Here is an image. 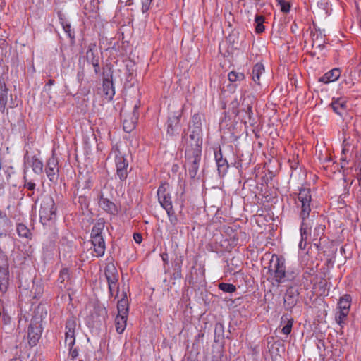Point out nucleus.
Listing matches in <instances>:
<instances>
[{
  "label": "nucleus",
  "mask_w": 361,
  "mask_h": 361,
  "mask_svg": "<svg viewBox=\"0 0 361 361\" xmlns=\"http://www.w3.org/2000/svg\"><path fill=\"white\" fill-rule=\"evenodd\" d=\"M202 140H187L185 151V167L188 171L190 178H194L197 174L202 157Z\"/></svg>",
  "instance_id": "f257e3e1"
},
{
  "label": "nucleus",
  "mask_w": 361,
  "mask_h": 361,
  "mask_svg": "<svg viewBox=\"0 0 361 361\" xmlns=\"http://www.w3.org/2000/svg\"><path fill=\"white\" fill-rule=\"evenodd\" d=\"M268 271L270 274V281L274 286H279L287 281L285 259L276 254L271 256Z\"/></svg>",
  "instance_id": "f03ea898"
},
{
  "label": "nucleus",
  "mask_w": 361,
  "mask_h": 361,
  "mask_svg": "<svg viewBox=\"0 0 361 361\" xmlns=\"http://www.w3.org/2000/svg\"><path fill=\"white\" fill-rule=\"evenodd\" d=\"M295 204L299 210L301 219H309L312 210V195L310 188H300L298 194Z\"/></svg>",
  "instance_id": "7ed1b4c3"
},
{
  "label": "nucleus",
  "mask_w": 361,
  "mask_h": 361,
  "mask_svg": "<svg viewBox=\"0 0 361 361\" xmlns=\"http://www.w3.org/2000/svg\"><path fill=\"white\" fill-rule=\"evenodd\" d=\"M56 218V207L52 197H45L41 203L39 219L43 225L53 224Z\"/></svg>",
  "instance_id": "20e7f679"
},
{
  "label": "nucleus",
  "mask_w": 361,
  "mask_h": 361,
  "mask_svg": "<svg viewBox=\"0 0 361 361\" xmlns=\"http://www.w3.org/2000/svg\"><path fill=\"white\" fill-rule=\"evenodd\" d=\"M168 186L167 184L161 185L157 190V196L161 205L166 211L170 221L173 222V221H176V217L173 209L171 197L170 195L166 192V188Z\"/></svg>",
  "instance_id": "39448f33"
},
{
  "label": "nucleus",
  "mask_w": 361,
  "mask_h": 361,
  "mask_svg": "<svg viewBox=\"0 0 361 361\" xmlns=\"http://www.w3.org/2000/svg\"><path fill=\"white\" fill-rule=\"evenodd\" d=\"M351 306V296L345 294L341 297L338 302V311L336 314V320L339 325H341L347 317Z\"/></svg>",
  "instance_id": "423d86ee"
},
{
  "label": "nucleus",
  "mask_w": 361,
  "mask_h": 361,
  "mask_svg": "<svg viewBox=\"0 0 361 361\" xmlns=\"http://www.w3.org/2000/svg\"><path fill=\"white\" fill-rule=\"evenodd\" d=\"M111 154L115 157L117 176L121 180H125L128 176L127 168L128 166L126 159L121 154L117 147L113 148Z\"/></svg>",
  "instance_id": "0eeeda50"
},
{
  "label": "nucleus",
  "mask_w": 361,
  "mask_h": 361,
  "mask_svg": "<svg viewBox=\"0 0 361 361\" xmlns=\"http://www.w3.org/2000/svg\"><path fill=\"white\" fill-rule=\"evenodd\" d=\"M78 326L75 317H71L67 319L65 326V343L68 347H73L75 342V329Z\"/></svg>",
  "instance_id": "6e6552de"
},
{
  "label": "nucleus",
  "mask_w": 361,
  "mask_h": 361,
  "mask_svg": "<svg viewBox=\"0 0 361 361\" xmlns=\"http://www.w3.org/2000/svg\"><path fill=\"white\" fill-rule=\"evenodd\" d=\"M190 130L189 140H197V142L198 140H202V118L199 114H195L192 116Z\"/></svg>",
  "instance_id": "1a4fd4ad"
},
{
  "label": "nucleus",
  "mask_w": 361,
  "mask_h": 361,
  "mask_svg": "<svg viewBox=\"0 0 361 361\" xmlns=\"http://www.w3.org/2000/svg\"><path fill=\"white\" fill-rule=\"evenodd\" d=\"M8 286V264L7 257L0 254V291L6 292Z\"/></svg>",
  "instance_id": "9d476101"
},
{
  "label": "nucleus",
  "mask_w": 361,
  "mask_h": 361,
  "mask_svg": "<svg viewBox=\"0 0 361 361\" xmlns=\"http://www.w3.org/2000/svg\"><path fill=\"white\" fill-rule=\"evenodd\" d=\"M59 161L53 154L47 161L45 172L51 182H56L59 179Z\"/></svg>",
  "instance_id": "9b49d317"
},
{
  "label": "nucleus",
  "mask_w": 361,
  "mask_h": 361,
  "mask_svg": "<svg viewBox=\"0 0 361 361\" xmlns=\"http://www.w3.org/2000/svg\"><path fill=\"white\" fill-rule=\"evenodd\" d=\"M105 276L108 281L110 293L112 295L113 288L116 287L118 281V274L114 264H108L105 268Z\"/></svg>",
  "instance_id": "f8f14e48"
},
{
  "label": "nucleus",
  "mask_w": 361,
  "mask_h": 361,
  "mask_svg": "<svg viewBox=\"0 0 361 361\" xmlns=\"http://www.w3.org/2000/svg\"><path fill=\"white\" fill-rule=\"evenodd\" d=\"M180 116L181 115L179 114L169 117L166 127L167 135L173 136L179 133L180 130Z\"/></svg>",
  "instance_id": "ddd939ff"
},
{
  "label": "nucleus",
  "mask_w": 361,
  "mask_h": 361,
  "mask_svg": "<svg viewBox=\"0 0 361 361\" xmlns=\"http://www.w3.org/2000/svg\"><path fill=\"white\" fill-rule=\"evenodd\" d=\"M300 225V242L299 243V247L301 250H304L306 247V241L308 238L309 234L312 226V224L310 219H301Z\"/></svg>",
  "instance_id": "4468645a"
},
{
  "label": "nucleus",
  "mask_w": 361,
  "mask_h": 361,
  "mask_svg": "<svg viewBox=\"0 0 361 361\" xmlns=\"http://www.w3.org/2000/svg\"><path fill=\"white\" fill-rule=\"evenodd\" d=\"M138 108H139V105L135 104L134 106L133 111L130 116L129 118L125 117L123 118V130L127 133H130L135 128V125L137 122L138 117H139V114L137 112Z\"/></svg>",
  "instance_id": "2eb2a0df"
},
{
  "label": "nucleus",
  "mask_w": 361,
  "mask_h": 361,
  "mask_svg": "<svg viewBox=\"0 0 361 361\" xmlns=\"http://www.w3.org/2000/svg\"><path fill=\"white\" fill-rule=\"evenodd\" d=\"M20 293L22 295H25V296L35 299L39 298L43 293V288L41 285L35 284L34 282H32V289L29 290V288L25 287L22 285L20 286Z\"/></svg>",
  "instance_id": "dca6fc26"
},
{
  "label": "nucleus",
  "mask_w": 361,
  "mask_h": 361,
  "mask_svg": "<svg viewBox=\"0 0 361 361\" xmlns=\"http://www.w3.org/2000/svg\"><path fill=\"white\" fill-rule=\"evenodd\" d=\"M331 106L334 111L340 116H343L347 114V100L344 97L334 98Z\"/></svg>",
  "instance_id": "f3484780"
},
{
  "label": "nucleus",
  "mask_w": 361,
  "mask_h": 361,
  "mask_svg": "<svg viewBox=\"0 0 361 361\" xmlns=\"http://www.w3.org/2000/svg\"><path fill=\"white\" fill-rule=\"evenodd\" d=\"M93 246L94 256L97 257H102L104 255L106 245L103 237H94L91 238Z\"/></svg>",
  "instance_id": "a211bd4d"
},
{
  "label": "nucleus",
  "mask_w": 361,
  "mask_h": 361,
  "mask_svg": "<svg viewBox=\"0 0 361 361\" xmlns=\"http://www.w3.org/2000/svg\"><path fill=\"white\" fill-rule=\"evenodd\" d=\"M214 157L219 173L222 176L225 175L228 169V164L227 160L223 158L220 148L218 150L214 151Z\"/></svg>",
  "instance_id": "6ab92c4d"
},
{
  "label": "nucleus",
  "mask_w": 361,
  "mask_h": 361,
  "mask_svg": "<svg viewBox=\"0 0 361 361\" xmlns=\"http://www.w3.org/2000/svg\"><path fill=\"white\" fill-rule=\"evenodd\" d=\"M340 75L341 70L339 68H333L320 77L319 81L327 84L337 80Z\"/></svg>",
  "instance_id": "aec40b11"
},
{
  "label": "nucleus",
  "mask_w": 361,
  "mask_h": 361,
  "mask_svg": "<svg viewBox=\"0 0 361 361\" xmlns=\"http://www.w3.org/2000/svg\"><path fill=\"white\" fill-rule=\"evenodd\" d=\"M102 89L104 95L106 96V99L109 100H111L113 99V97L115 94V90L113 85L112 81V76L111 75V78H104L103 80V84H102Z\"/></svg>",
  "instance_id": "412c9836"
},
{
  "label": "nucleus",
  "mask_w": 361,
  "mask_h": 361,
  "mask_svg": "<svg viewBox=\"0 0 361 361\" xmlns=\"http://www.w3.org/2000/svg\"><path fill=\"white\" fill-rule=\"evenodd\" d=\"M99 206L104 211L111 214H115L117 211L115 204L107 198L103 197V195H101Z\"/></svg>",
  "instance_id": "4be33fe9"
},
{
  "label": "nucleus",
  "mask_w": 361,
  "mask_h": 361,
  "mask_svg": "<svg viewBox=\"0 0 361 361\" xmlns=\"http://www.w3.org/2000/svg\"><path fill=\"white\" fill-rule=\"evenodd\" d=\"M127 315L117 314L115 318V326L117 333L122 334L126 327Z\"/></svg>",
  "instance_id": "5701e85b"
},
{
  "label": "nucleus",
  "mask_w": 361,
  "mask_h": 361,
  "mask_svg": "<svg viewBox=\"0 0 361 361\" xmlns=\"http://www.w3.org/2000/svg\"><path fill=\"white\" fill-rule=\"evenodd\" d=\"M118 314L128 315L129 307L128 301L126 295L124 294L123 297L118 300L117 304Z\"/></svg>",
  "instance_id": "b1692460"
},
{
  "label": "nucleus",
  "mask_w": 361,
  "mask_h": 361,
  "mask_svg": "<svg viewBox=\"0 0 361 361\" xmlns=\"http://www.w3.org/2000/svg\"><path fill=\"white\" fill-rule=\"evenodd\" d=\"M104 221L102 219H99L94 224L91 232V238H94V237H103L102 233L104 230Z\"/></svg>",
  "instance_id": "393cba45"
},
{
  "label": "nucleus",
  "mask_w": 361,
  "mask_h": 361,
  "mask_svg": "<svg viewBox=\"0 0 361 361\" xmlns=\"http://www.w3.org/2000/svg\"><path fill=\"white\" fill-rule=\"evenodd\" d=\"M281 322L286 323L285 326L281 329V332L286 335L289 334L291 332L293 319L288 314H284L281 317Z\"/></svg>",
  "instance_id": "a878e982"
},
{
  "label": "nucleus",
  "mask_w": 361,
  "mask_h": 361,
  "mask_svg": "<svg viewBox=\"0 0 361 361\" xmlns=\"http://www.w3.org/2000/svg\"><path fill=\"white\" fill-rule=\"evenodd\" d=\"M264 68L262 63H257L254 66L252 71V80L255 82L259 84L260 76L264 73Z\"/></svg>",
  "instance_id": "bb28decb"
},
{
  "label": "nucleus",
  "mask_w": 361,
  "mask_h": 361,
  "mask_svg": "<svg viewBox=\"0 0 361 361\" xmlns=\"http://www.w3.org/2000/svg\"><path fill=\"white\" fill-rule=\"evenodd\" d=\"M35 328L32 325H30L28 327L27 336L29 339V343L30 345H36V343L40 338V334L38 332L35 331Z\"/></svg>",
  "instance_id": "cd10ccee"
},
{
  "label": "nucleus",
  "mask_w": 361,
  "mask_h": 361,
  "mask_svg": "<svg viewBox=\"0 0 361 361\" xmlns=\"http://www.w3.org/2000/svg\"><path fill=\"white\" fill-rule=\"evenodd\" d=\"M264 17L262 15H256L255 17V32L257 34L262 33L265 27L264 25Z\"/></svg>",
  "instance_id": "c85d7f7f"
},
{
  "label": "nucleus",
  "mask_w": 361,
  "mask_h": 361,
  "mask_svg": "<svg viewBox=\"0 0 361 361\" xmlns=\"http://www.w3.org/2000/svg\"><path fill=\"white\" fill-rule=\"evenodd\" d=\"M9 220L6 214L0 213V237L5 235L9 228Z\"/></svg>",
  "instance_id": "c756f323"
},
{
  "label": "nucleus",
  "mask_w": 361,
  "mask_h": 361,
  "mask_svg": "<svg viewBox=\"0 0 361 361\" xmlns=\"http://www.w3.org/2000/svg\"><path fill=\"white\" fill-rule=\"evenodd\" d=\"M241 111L245 114V115L243 116L242 121L245 123H249L252 125V122L254 121V118L252 117L253 114L252 111V106L248 104L246 109H244Z\"/></svg>",
  "instance_id": "7c9ffc66"
},
{
  "label": "nucleus",
  "mask_w": 361,
  "mask_h": 361,
  "mask_svg": "<svg viewBox=\"0 0 361 361\" xmlns=\"http://www.w3.org/2000/svg\"><path fill=\"white\" fill-rule=\"evenodd\" d=\"M31 166L33 171L37 174H40L43 171V163L38 158L32 157Z\"/></svg>",
  "instance_id": "2f4dec72"
},
{
  "label": "nucleus",
  "mask_w": 361,
  "mask_h": 361,
  "mask_svg": "<svg viewBox=\"0 0 361 361\" xmlns=\"http://www.w3.org/2000/svg\"><path fill=\"white\" fill-rule=\"evenodd\" d=\"M71 279V272L68 268H63L60 270L58 281L61 284H64L66 281Z\"/></svg>",
  "instance_id": "473e14b6"
},
{
  "label": "nucleus",
  "mask_w": 361,
  "mask_h": 361,
  "mask_svg": "<svg viewBox=\"0 0 361 361\" xmlns=\"http://www.w3.org/2000/svg\"><path fill=\"white\" fill-rule=\"evenodd\" d=\"M95 47L96 45L94 44H90L86 52V58L90 63H92L93 61L99 60V57H97L94 53Z\"/></svg>",
  "instance_id": "72a5a7b5"
},
{
  "label": "nucleus",
  "mask_w": 361,
  "mask_h": 361,
  "mask_svg": "<svg viewBox=\"0 0 361 361\" xmlns=\"http://www.w3.org/2000/svg\"><path fill=\"white\" fill-rule=\"evenodd\" d=\"M61 25L63 27V30L67 34L68 37L71 39V42H74L75 40V32L71 29V26L70 23L62 20Z\"/></svg>",
  "instance_id": "f704fd0d"
},
{
  "label": "nucleus",
  "mask_w": 361,
  "mask_h": 361,
  "mask_svg": "<svg viewBox=\"0 0 361 361\" xmlns=\"http://www.w3.org/2000/svg\"><path fill=\"white\" fill-rule=\"evenodd\" d=\"M228 78L230 82H234L243 80L245 79V75L243 73L232 71L228 73Z\"/></svg>",
  "instance_id": "c9c22d12"
},
{
  "label": "nucleus",
  "mask_w": 361,
  "mask_h": 361,
  "mask_svg": "<svg viewBox=\"0 0 361 361\" xmlns=\"http://www.w3.org/2000/svg\"><path fill=\"white\" fill-rule=\"evenodd\" d=\"M16 230L18 235L20 237L29 238L31 235L30 230L23 224H18Z\"/></svg>",
  "instance_id": "e433bc0d"
},
{
  "label": "nucleus",
  "mask_w": 361,
  "mask_h": 361,
  "mask_svg": "<svg viewBox=\"0 0 361 361\" xmlns=\"http://www.w3.org/2000/svg\"><path fill=\"white\" fill-rule=\"evenodd\" d=\"M219 288L225 293H233L236 290L235 286L231 283H221L219 284Z\"/></svg>",
  "instance_id": "4c0bfd02"
},
{
  "label": "nucleus",
  "mask_w": 361,
  "mask_h": 361,
  "mask_svg": "<svg viewBox=\"0 0 361 361\" xmlns=\"http://www.w3.org/2000/svg\"><path fill=\"white\" fill-rule=\"evenodd\" d=\"M8 91H4L0 93V105L4 107L7 103Z\"/></svg>",
  "instance_id": "58836bf2"
},
{
  "label": "nucleus",
  "mask_w": 361,
  "mask_h": 361,
  "mask_svg": "<svg viewBox=\"0 0 361 361\" xmlns=\"http://www.w3.org/2000/svg\"><path fill=\"white\" fill-rule=\"evenodd\" d=\"M152 1V0H142V11L143 13L149 9Z\"/></svg>",
  "instance_id": "ea45409f"
},
{
  "label": "nucleus",
  "mask_w": 361,
  "mask_h": 361,
  "mask_svg": "<svg viewBox=\"0 0 361 361\" xmlns=\"http://www.w3.org/2000/svg\"><path fill=\"white\" fill-rule=\"evenodd\" d=\"M281 7V11L283 13H288L290 11V4L287 1L281 3L279 4Z\"/></svg>",
  "instance_id": "a19ab883"
},
{
  "label": "nucleus",
  "mask_w": 361,
  "mask_h": 361,
  "mask_svg": "<svg viewBox=\"0 0 361 361\" xmlns=\"http://www.w3.org/2000/svg\"><path fill=\"white\" fill-rule=\"evenodd\" d=\"M69 348V354L73 359H75L78 355V351L76 348H73V347H68Z\"/></svg>",
  "instance_id": "79ce46f5"
},
{
  "label": "nucleus",
  "mask_w": 361,
  "mask_h": 361,
  "mask_svg": "<svg viewBox=\"0 0 361 361\" xmlns=\"http://www.w3.org/2000/svg\"><path fill=\"white\" fill-rule=\"evenodd\" d=\"M94 67V71L96 74H97L100 71L99 67V60L97 61H93L92 63H91Z\"/></svg>",
  "instance_id": "37998d69"
},
{
  "label": "nucleus",
  "mask_w": 361,
  "mask_h": 361,
  "mask_svg": "<svg viewBox=\"0 0 361 361\" xmlns=\"http://www.w3.org/2000/svg\"><path fill=\"white\" fill-rule=\"evenodd\" d=\"M175 270L176 271L174 274H176V277H181V266L179 263L175 264Z\"/></svg>",
  "instance_id": "c03bdc74"
},
{
  "label": "nucleus",
  "mask_w": 361,
  "mask_h": 361,
  "mask_svg": "<svg viewBox=\"0 0 361 361\" xmlns=\"http://www.w3.org/2000/svg\"><path fill=\"white\" fill-rule=\"evenodd\" d=\"M133 239L137 243L140 244L142 241V235L140 233H135L133 234Z\"/></svg>",
  "instance_id": "a18cd8bd"
},
{
  "label": "nucleus",
  "mask_w": 361,
  "mask_h": 361,
  "mask_svg": "<svg viewBox=\"0 0 361 361\" xmlns=\"http://www.w3.org/2000/svg\"><path fill=\"white\" fill-rule=\"evenodd\" d=\"M84 78H85V71L82 69V70L78 71V73L77 74V79L79 82H82V81L84 80Z\"/></svg>",
  "instance_id": "49530a36"
},
{
  "label": "nucleus",
  "mask_w": 361,
  "mask_h": 361,
  "mask_svg": "<svg viewBox=\"0 0 361 361\" xmlns=\"http://www.w3.org/2000/svg\"><path fill=\"white\" fill-rule=\"evenodd\" d=\"M25 188L29 190H34L35 188V183L31 181L25 183Z\"/></svg>",
  "instance_id": "de8ad7c7"
},
{
  "label": "nucleus",
  "mask_w": 361,
  "mask_h": 361,
  "mask_svg": "<svg viewBox=\"0 0 361 361\" xmlns=\"http://www.w3.org/2000/svg\"><path fill=\"white\" fill-rule=\"evenodd\" d=\"M289 302V304L291 305H295L296 300L294 299V298L291 295H286L285 298V302Z\"/></svg>",
  "instance_id": "09e8293b"
},
{
  "label": "nucleus",
  "mask_w": 361,
  "mask_h": 361,
  "mask_svg": "<svg viewBox=\"0 0 361 361\" xmlns=\"http://www.w3.org/2000/svg\"><path fill=\"white\" fill-rule=\"evenodd\" d=\"M346 140H345L343 142V149H342V154H345L346 152H348L350 151V147H346Z\"/></svg>",
  "instance_id": "8fccbe9b"
},
{
  "label": "nucleus",
  "mask_w": 361,
  "mask_h": 361,
  "mask_svg": "<svg viewBox=\"0 0 361 361\" xmlns=\"http://www.w3.org/2000/svg\"><path fill=\"white\" fill-rule=\"evenodd\" d=\"M0 90H1V92H4L5 90L8 91V89L6 87L5 82L1 80H0Z\"/></svg>",
  "instance_id": "3c124183"
},
{
  "label": "nucleus",
  "mask_w": 361,
  "mask_h": 361,
  "mask_svg": "<svg viewBox=\"0 0 361 361\" xmlns=\"http://www.w3.org/2000/svg\"><path fill=\"white\" fill-rule=\"evenodd\" d=\"M324 228L325 227L324 226H319L318 228H315V231H317L318 233L321 232L323 234Z\"/></svg>",
  "instance_id": "603ef678"
},
{
  "label": "nucleus",
  "mask_w": 361,
  "mask_h": 361,
  "mask_svg": "<svg viewBox=\"0 0 361 361\" xmlns=\"http://www.w3.org/2000/svg\"><path fill=\"white\" fill-rule=\"evenodd\" d=\"M163 261L165 262V264L168 263V259H167V254H163L161 255Z\"/></svg>",
  "instance_id": "864d4df0"
},
{
  "label": "nucleus",
  "mask_w": 361,
  "mask_h": 361,
  "mask_svg": "<svg viewBox=\"0 0 361 361\" xmlns=\"http://www.w3.org/2000/svg\"><path fill=\"white\" fill-rule=\"evenodd\" d=\"M54 83V80H49V82H48V84L49 85H53Z\"/></svg>",
  "instance_id": "5fc2aeb1"
},
{
  "label": "nucleus",
  "mask_w": 361,
  "mask_h": 361,
  "mask_svg": "<svg viewBox=\"0 0 361 361\" xmlns=\"http://www.w3.org/2000/svg\"><path fill=\"white\" fill-rule=\"evenodd\" d=\"M277 2H278V4L279 5L281 3H283L285 2L286 1L285 0H276Z\"/></svg>",
  "instance_id": "6e6d98bb"
},
{
  "label": "nucleus",
  "mask_w": 361,
  "mask_h": 361,
  "mask_svg": "<svg viewBox=\"0 0 361 361\" xmlns=\"http://www.w3.org/2000/svg\"><path fill=\"white\" fill-rule=\"evenodd\" d=\"M357 19H358V20H359V23H360V26H361V17H360V15L357 16Z\"/></svg>",
  "instance_id": "4d7b16f0"
},
{
  "label": "nucleus",
  "mask_w": 361,
  "mask_h": 361,
  "mask_svg": "<svg viewBox=\"0 0 361 361\" xmlns=\"http://www.w3.org/2000/svg\"><path fill=\"white\" fill-rule=\"evenodd\" d=\"M341 160H342L343 161H346L345 158H344L343 156L341 157Z\"/></svg>",
  "instance_id": "13d9d810"
},
{
  "label": "nucleus",
  "mask_w": 361,
  "mask_h": 361,
  "mask_svg": "<svg viewBox=\"0 0 361 361\" xmlns=\"http://www.w3.org/2000/svg\"><path fill=\"white\" fill-rule=\"evenodd\" d=\"M346 147H350V145H349V142H348V140H346Z\"/></svg>",
  "instance_id": "bf43d9fd"
}]
</instances>
